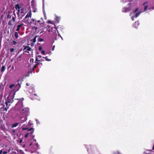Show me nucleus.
Segmentation results:
<instances>
[{"instance_id": "obj_1", "label": "nucleus", "mask_w": 154, "mask_h": 154, "mask_svg": "<svg viewBox=\"0 0 154 154\" xmlns=\"http://www.w3.org/2000/svg\"><path fill=\"white\" fill-rule=\"evenodd\" d=\"M15 17L12 16L11 20H10L8 22V25L11 26L12 25V22L13 21V22H14L15 20V18H16V14L15 13L14 14Z\"/></svg>"}, {"instance_id": "obj_2", "label": "nucleus", "mask_w": 154, "mask_h": 154, "mask_svg": "<svg viewBox=\"0 0 154 154\" xmlns=\"http://www.w3.org/2000/svg\"><path fill=\"white\" fill-rule=\"evenodd\" d=\"M29 109L27 108H25L22 110V113L26 115H27L29 112Z\"/></svg>"}, {"instance_id": "obj_3", "label": "nucleus", "mask_w": 154, "mask_h": 154, "mask_svg": "<svg viewBox=\"0 0 154 154\" xmlns=\"http://www.w3.org/2000/svg\"><path fill=\"white\" fill-rule=\"evenodd\" d=\"M20 81V79L17 80V82H16V84H15V85L14 86V87L17 88V90H19L21 87L20 84L19 83V82Z\"/></svg>"}, {"instance_id": "obj_4", "label": "nucleus", "mask_w": 154, "mask_h": 154, "mask_svg": "<svg viewBox=\"0 0 154 154\" xmlns=\"http://www.w3.org/2000/svg\"><path fill=\"white\" fill-rule=\"evenodd\" d=\"M20 14L22 17L26 13V10L23 8H21L20 9Z\"/></svg>"}, {"instance_id": "obj_5", "label": "nucleus", "mask_w": 154, "mask_h": 154, "mask_svg": "<svg viewBox=\"0 0 154 154\" xmlns=\"http://www.w3.org/2000/svg\"><path fill=\"white\" fill-rule=\"evenodd\" d=\"M14 100L11 96H8L7 97V101L8 103H13Z\"/></svg>"}, {"instance_id": "obj_6", "label": "nucleus", "mask_w": 154, "mask_h": 154, "mask_svg": "<svg viewBox=\"0 0 154 154\" xmlns=\"http://www.w3.org/2000/svg\"><path fill=\"white\" fill-rule=\"evenodd\" d=\"M32 13L31 11H29L27 14V15L24 18V20H26L28 17H31Z\"/></svg>"}, {"instance_id": "obj_7", "label": "nucleus", "mask_w": 154, "mask_h": 154, "mask_svg": "<svg viewBox=\"0 0 154 154\" xmlns=\"http://www.w3.org/2000/svg\"><path fill=\"white\" fill-rule=\"evenodd\" d=\"M15 9L17 10H20V9L21 8V7L20 6V5L18 4L15 5Z\"/></svg>"}, {"instance_id": "obj_8", "label": "nucleus", "mask_w": 154, "mask_h": 154, "mask_svg": "<svg viewBox=\"0 0 154 154\" xmlns=\"http://www.w3.org/2000/svg\"><path fill=\"white\" fill-rule=\"evenodd\" d=\"M31 6L32 7L36 6V4L34 0H32L31 2Z\"/></svg>"}, {"instance_id": "obj_9", "label": "nucleus", "mask_w": 154, "mask_h": 154, "mask_svg": "<svg viewBox=\"0 0 154 154\" xmlns=\"http://www.w3.org/2000/svg\"><path fill=\"white\" fill-rule=\"evenodd\" d=\"M129 10V8H123L122 11L123 12H126Z\"/></svg>"}, {"instance_id": "obj_10", "label": "nucleus", "mask_w": 154, "mask_h": 154, "mask_svg": "<svg viewBox=\"0 0 154 154\" xmlns=\"http://www.w3.org/2000/svg\"><path fill=\"white\" fill-rule=\"evenodd\" d=\"M52 31L54 33H55L56 31L58 32L57 28L55 27L52 28Z\"/></svg>"}, {"instance_id": "obj_11", "label": "nucleus", "mask_w": 154, "mask_h": 154, "mask_svg": "<svg viewBox=\"0 0 154 154\" xmlns=\"http://www.w3.org/2000/svg\"><path fill=\"white\" fill-rule=\"evenodd\" d=\"M32 7V11L34 13L36 12L37 11V9L36 7V6Z\"/></svg>"}, {"instance_id": "obj_12", "label": "nucleus", "mask_w": 154, "mask_h": 154, "mask_svg": "<svg viewBox=\"0 0 154 154\" xmlns=\"http://www.w3.org/2000/svg\"><path fill=\"white\" fill-rule=\"evenodd\" d=\"M12 13V11L10 12V11H9L8 12V14H7V18L9 19H11V15H10V13Z\"/></svg>"}, {"instance_id": "obj_13", "label": "nucleus", "mask_w": 154, "mask_h": 154, "mask_svg": "<svg viewBox=\"0 0 154 154\" xmlns=\"http://www.w3.org/2000/svg\"><path fill=\"white\" fill-rule=\"evenodd\" d=\"M19 124L18 123H16L13 124L11 126V128H14V127H17L19 125Z\"/></svg>"}, {"instance_id": "obj_14", "label": "nucleus", "mask_w": 154, "mask_h": 154, "mask_svg": "<svg viewBox=\"0 0 154 154\" xmlns=\"http://www.w3.org/2000/svg\"><path fill=\"white\" fill-rule=\"evenodd\" d=\"M38 37L37 35L33 39L31 40V41L33 43H35L36 41V38Z\"/></svg>"}, {"instance_id": "obj_15", "label": "nucleus", "mask_w": 154, "mask_h": 154, "mask_svg": "<svg viewBox=\"0 0 154 154\" xmlns=\"http://www.w3.org/2000/svg\"><path fill=\"white\" fill-rule=\"evenodd\" d=\"M5 69V66H2L1 72H4Z\"/></svg>"}, {"instance_id": "obj_16", "label": "nucleus", "mask_w": 154, "mask_h": 154, "mask_svg": "<svg viewBox=\"0 0 154 154\" xmlns=\"http://www.w3.org/2000/svg\"><path fill=\"white\" fill-rule=\"evenodd\" d=\"M34 129L33 128H30L28 130V131H31L32 130V131L31 132H30V134H32L33 133V132H34Z\"/></svg>"}, {"instance_id": "obj_17", "label": "nucleus", "mask_w": 154, "mask_h": 154, "mask_svg": "<svg viewBox=\"0 0 154 154\" xmlns=\"http://www.w3.org/2000/svg\"><path fill=\"white\" fill-rule=\"evenodd\" d=\"M32 73V72L31 71H29L26 74V77H28L30 75V74Z\"/></svg>"}, {"instance_id": "obj_18", "label": "nucleus", "mask_w": 154, "mask_h": 154, "mask_svg": "<svg viewBox=\"0 0 154 154\" xmlns=\"http://www.w3.org/2000/svg\"><path fill=\"white\" fill-rule=\"evenodd\" d=\"M41 21L40 20L37 21L35 22V25L36 26H37L38 24H40V22Z\"/></svg>"}, {"instance_id": "obj_19", "label": "nucleus", "mask_w": 154, "mask_h": 154, "mask_svg": "<svg viewBox=\"0 0 154 154\" xmlns=\"http://www.w3.org/2000/svg\"><path fill=\"white\" fill-rule=\"evenodd\" d=\"M24 25L23 23H20L19 25H18L17 26V27H18L19 28H20L22 26H23Z\"/></svg>"}, {"instance_id": "obj_20", "label": "nucleus", "mask_w": 154, "mask_h": 154, "mask_svg": "<svg viewBox=\"0 0 154 154\" xmlns=\"http://www.w3.org/2000/svg\"><path fill=\"white\" fill-rule=\"evenodd\" d=\"M14 35L15 37V38H18V33L17 32H15Z\"/></svg>"}, {"instance_id": "obj_21", "label": "nucleus", "mask_w": 154, "mask_h": 154, "mask_svg": "<svg viewBox=\"0 0 154 154\" xmlns=\"http://www.w3.org/2000/svg\"><path fill=\"white\" fill-rule=\"evenodd\" d=\"M140 12H137V13H136L135 14L136 17H138L140 15Z\"/></svg>"}, {"instance_id": "obj_22", "label": "nucleus", "mask_w": 154, "mask_h": 154, "mask_svg": "<svg viewBox=\"0 0 154 154\" xmlns=\"http://www.w3.org/2000/svg\"><path fill=\"white\" fill-rule=\"evenodd\" d=\"M31 50V48L30 47H29V46H28L27 47V48L26 49V50L27 51H30Z\"/></svg>"}, {"instance_id": "obj_23", "label": "nucleus", "mask_w": 154, "mask_h": 154, "mask_svg": "<svg viewBox=\"0 0 154 154\" xmlns=\"http://www.w3.org/2000/svg\"><path fill=\"white\" fill-rule=\"evenodd\" d=\"M39 64V63H38L36 64H35V65H34V66L33 67V69H34L35 68H36L37 66Z\"/></svg>"}, {"instance_id": "obj_24", "label": "nucleus", "mask_w": 154, "mask_h": 154, "mask_svg": "<svg viewBox=\"0 0 154 154\" xmlns=\"http://www.w3.org/2000/svg\"><path fill=\"white\" fill-rule=\"evenodd\" d=\"M15 84H11L9 86V88H12L13 87H14Z\"/></svg>"}, {"instance_id": "obj_25", "label": "nucleus", "mask_w": 154, "mask_h": 154, "mask_svg": "<svg viewBox=\"0 0 154 154\" xmlns=\"http://www.w3.org/2000/svg\"><path fill=\"white\" fill-rule=\"evenodd\" d=\"M8 103H9L7 101H6L5 102V103L7 107H8L10 106V104H9V105H8Z\"/></svg>"}, {"instance_id": "obj_26", "label": "nucleus", "mask_w": 154, "mask_h": 154, "mask_svg": "<svg viewBox=\"0 0 154 154\" xmlns=\"http://www.w3.org/2000/svg\"><path fill=\"white\" fill-rule=\"evenodd\" d=\"M43 40H44V39L43 38H39L38 39V41L39 42H42Z\"/></svg>"}, {"instance_id": "obj_27", "label": "nucleus", "mask_w": 154, "mask_h": 154, "mask_svg": "<svg viewBox=\"0 0 154 154\" xmlns=\"http://www.w3.org/2000/svg\"><path fill=\"white\" fill-rule=\"evenodd\" d=\"M17 11V14L18 15H20V10H18Z\"/></svg>"}, {"instance_id": "obj_28", "label": "nucleus", "mask_w": 154, "mask_h": 154, "mask_svg": "<svg viewBox=\"0 0 154 154\" xmlns=\"http://www.w3.org/2000/svg\"><path fill=\"white\" fill-rule=\"evenodd\" d=\"M24 20H25V21H26L27 22H29V20H30L29 17H28L26 20L24 19Z\"/></svg>"}, {"instance_id": "obj_29", "label": "nucleus", "mask_w": 154, "mask_h": 154, "mask_svg": "<svg viewBox=\"0 0 154 154\" xmlns=\"http://www.w3.org/2000/svg\"><path fill=\"white\" fill-rule=\"evenodd\" d=\"M29 133H28L25 135L24 136L25 138H26L27 137Z\"/></svg>"}, {"instance_id": "obj_30", "label": "nucleus", "mask_w": 154, "mask_h": 154, "mask_svg": "<svg viewBox=\"0 0 154 154\" xmlns=\"http://www.w3.org/2000/svg\"><path fill=\"white\" fill-rule=\"evenodd\" d=\"M42 54L44 55L45 54V51L44 50H42L41 52Z\"/></svg>"}, {"instance_id": "obj_31", "label": "nucleus", "mask_w": 154, "mask_h": 154, "mask_svg": "<svg viewBox=\"0 0 154 154\" xmlns=\"http://www.w3.org/2000/svg\"><path fill=\"white\" fill-rule=\"evenodd\" d=\"M14 51V49L13 48H12L10 49V51L11 52H13Z\"/></svg>"}, {"instance_id": "obj_32", "label": "nucleus", "mask_w": 154, "mask_h": 154, "mask_svg": "<svg viewBox=\"0 0 154 154\" xmlns=\"http://www.w3.org/2000/svg\"><path fill=\"white\" fill-rule=\"evenodd\" d=\"M9 108V107H5V109H4V110H5V111H7L8 109Z\"/></svg>"}, {"instance_id": "obj_33", "label": "nucleus", "mask_w": 154, "mask_h": 154, "mask_svg": "<svg viewBox=\"0 0 154 154\" xmlns=\"http://www.w3.org/2000/svg\"><path fill=\"white\" fill-rule=\"evenodd\" d=\"M16 43H17V42L15 41H13V44L15 45H16Z\"/></svg>"}, {"instance_id": "obj_34", "label": "nucleus", "mask_w": 154, "mask_h": 154, "mask_svg": "<svg viewBox=\"0 0 154 154\" xmlns=\"http://www.w3.org/2000/svg\"><path fill=\"white\" fill-rule=\"evenodd\" d=\"M38 58L37 57H36V59H35V61H40V60H38Z\"/></svg>"}, {"instance_id": "obj_35", "label": "nucleus", "mask_w": 154, "mask_h": 154, "mask_svg": "<svg viewBox=\"0 0 154 154\" xmlns=\"http://www.w3.org/2000/svg\"><path fill=\"white\" fill-rule=\"evenodd\" d=\"M28 129V128H23L22 129V130H27Z\"/></svg>"}, {"instance_id": "obj_36", "label": "nucleus", "mask_w": 154, "mask_h": 154, "mask_svg": "<svg viewBox=\"0 0 154 154\" xmlns=\"http://www.w3.org/2000/svg\"><path fill=\"white\" fill-rule=\"evenodd\" d=\"M42 49V47L41 46H40L38 48V50L39 51H41Z\"/></svg>"}, {"instance_id": "obj_37", "label": "nucleus", "mask_w": 154, "mask_h": 154, "mask_svg": "<svg viewBox=\"0 0 154 154\" xmlns=\"http://www.w3.org/2000/svg\"><path fill=\"white\" fill-rule=\"evenodd\" d=\"M36 57H37L38 59H40L41 58L42 56L41 55L36 56Z\"/></svg>"}, {"instance_id": "obj_38", "label": "nucleus", "mask_w": 154, "mask_h": 154, "mask_svg": "<svg viewBox=\"0 0 154 154\" xmlns=\"http://www.w3.org/2000/svg\"><path fill=\"white\" fill-rule=\"evenodd\" d=\"M27 46H24V48L23 49V50L24 51V50H25L26 49H27Z\"/></svg>"}, {"instance_id": "obj_39", "label": "nucleus", "mask_w": 154, "mask_h": 154, "mask_svg": "<svg viewBox=\"0 0 154 154\" xmlns=\"http://www.w3.org/2000/svg\"><path fill=\"white\" fill-rule=\"evenodd\" d=\"M147 8H148L147 6H145L144 7V10L145 11H146V9H147Z\"/></svg>"}, {"instance_id": "obj_40", "label": "nucleus", "mask_w": 154, "mask_h": 154, "mask_svg": "<svg viewBox=\"0 0 154 154\" xmlns=\"http://www.w3.org/2000/svg\"><path fill=\"white\" fill-rule=\"evenodd\" d=\"M38 29V27H37L34 26L33 27V29H35L36 30H37Z\"/></svg>"}, {"instance_id": "obj_41", "label": "nucleus", "mask_w": 154, "mask_h": 154, "mask_svg": "<svg viewBox=\"0 0 154 154\" xmlns=\"http://www.w3.org/2000/svg\"><path fill=\"white\" fill-rule=\"evenodd\" d=\"M45 60L46 61H51V60L50 59H48L46 57L45 58Z\"/></svg>"}, {"instance_id": "obj_42", "label": "nucleus", "mask_w": 154, "mask_h": 154, "mask_svg": "<svg viewBox=\"0 0 154 154\" xmlns=\"http://www.w3.org/2000/svg\"><path fill=\"white\" fill-rule=\"evenodd\" d=\"M138 10V8H137L134 11V13L136 12Z\"/></svg>"}, {"instance_id": "obj_43", "label": "nucleus", "mask_w": 154, "mask_h": 154, "mask_svg": "<svg viewBox=\"0 0 154 154\" xmlns=\"http://www.w3.org/2000/svg\"><path fill=\"white\" fill-rule=\"evenodd\" d=\"M20 28H19L18 27H17V28L16 29V31L17 32H18L20 30Z\"/></svg>"}, {"instance_id": "obj_44", "label": "nucleus", "mask_w": 154, "mask_h": 154, "mask_svg": "<svg viewBox=\"0 0 154 154\" xmlns=\"http://www.w3.org/2000/svg\"><path fill=\"white\" fill-rule=\"evenodd\" d=\"M55 45L53 46L52 49V50H51L52 51H53L54 50V48H55Z\"/></svg>"}, {"instance_id": "obj_45", "label": "nucleus", "mask_w": 154, "mask_h": 154, "mask_svg": "<svg viewBox=\"0 0 154 154\" xmlns=\"http://www.w3.org/2000/svg\"><path fill=\"white\" fill-rule=\"evenodd\" d=\"M47 22L49 23H50V24L52 23L51 22V21L49 20Z\"/></svg>"}, {"instance_id": "obj_46", "label": "nucleus", "mask_w": 154, "mask_h": 154, "mask_svg": "<svg viewBox=\"0 0 154 154\" xmlns=\"http://www.w3.org/2000/svg\"><path fill=\"white\" fill-rule=\"evenodd\" d=\"M7 153V151H4L3 152V154H6Z\"/></svg>"}, {"instance_id": "obj_47", "label": "nucleus", "mask_w": 154, "mask_h": 154, "mask_svg": "<svg viewBox=\"0 0 154 154\" xmlns=\"http://www.w3.org/2000/svg\"><path fill=\"white\" fill-rule=\"evenodd\" d=\"M2 122H3L2 120L0 118V124Z\"/></svg>"}, {"instance_id": "obj_48", "label": "nucleus", "mask_w": 154, "mask_h": 154, "mask_svg": "<svg viewBox=\"0 0 154 154\" xmlns=\"http://www.w3.org/2000/svg\"><path fill=\"white\" fill-rule=\"evenodd\" d=\"M16 132V131H15V130H12V132L13 133H15Z\"/></svg>"}, {"instance_id": "obj_49", "label": "nucleus", "mask_w": 154, "mask_h": 154, "mask_svg": "<svg viewBox=\"0 0 154 154\" xmlns=\"http://www.w3.org/2000/svg\"><path fill=\"white\" fill-rule=\"evenodd\" d=\"M134 16H132L131 17V18L132 20H134Z\"/></svg>"}, {"instance_id": "obj_50", "label": "nucleus", "mask_w": 154, "mask_h": 154, "mask_svg": "<svg viewBox=\"0 0 154 154\" xmlns=\"http://www.w3.org/2000/svg\"><path fill=\"white\" fill-rule=\"evenodd\" d=\"M2 152V150H0V154H1Z\"/></svg>"}, {"instance_id": "obj_51", "label": "nucleus", "mask_w": 154, "mask_h": 154, "mask_svg": "<svg viewBox=\"0 0 154 154\" xmlns=\"http://www.w3.org/2000/svg\"><path fill=\"white\" fill-rule=\"evenodd\" d=\"M51 26L49 25H48L47 26V28H49Z\"/></svg>"}, {"instance_id": "obj_52", "label": "nucleus", "mask_w": 154, "mask_h": 154, "mask_svg": "<svg viewBox=\"0 0 154 154\" xmlns=\"http://www.w3.org/2000/svg\"><path fill=\"white\" fill-rule=\"evenodd\" d=\"M26 85L27 86H29V84L28 83H27L26 84Z\"/></svg>"}, {"instance_id": "obj_53", "label": "nucleus", "mask_w": 154, "mask_h": 154, "mask_svg": "<svg viewBox=\"0 0 154 154\" xmlns=\"http://www.w3.org/2000/svg\"><path fill=\"white\" fill-rule=\"evenodd\" d=\"M7 82L6 81H5V84H4V85L5 86L6 83Z\"/></svg>"}, {"instance_id": "obj_54", "label": "nucleus", "mask_w": 154, "mask_h": 154, "mask_svg": "<svg viewBox=\"0 0 154 154\" xmlns=\"http://www.w3.org/2000/svg\"><path fill=\"white\" fill-rule=\"evenodd\" d=\"M35 63H36V64H37V63H39V62H38V61H35Z\"/></svg>"}, {"instance_id": "obj_55", "label": "nucleus", "mask_w": 154, "mask_h": 154, "mask_svg": "<svg viewBox=\"0 0 154 154\" xmlns=\"http://www.w3.org/2000/svg\"><path fill=\"white\" fill-rule=\"evenodd\" d=\"M32 21H33V22H34L35 21V19H32Z\"/></svg>"}, {"instance_id": "obj_56", "label": "nucleus", "mask_w": 154, "mask_h": 154, "mask_svg": "<svg viewBox=\"0 0 154 154\" xmlns=\"http://www.w3.org/2000/svg\"><path fill=\"white\" fill-rule=\"evenodd\" d=\"M26 118H25L24 119V121H26Z\"/></svg>"}, {"instance_id": "obj_57", "label": "nucleus", "mask_w": 154, "mask_h": 154, "mask_svg": "<svg viewBox=\"0 0 154 154\" xmlns=\"http://www.w3.org/2000/svg\"><path fill=\"white\" fill-rule=\"evenodd\" d=\"M12 69H14V66H12Z\"/></svg>"}, {"instance_id": "obj_58", "label": "nucleus", "mask_w": 154, "mask_h": 154, "mask_svg": "<svg viewBox=\"0 0 154 154\" xmlns=\"http://www.w3.org/2000/svg\"><path fill=\"white\" fill-rule=\"evenodd\" d=\"M34 95L35 96H36V94H34Z\"/></svg>"}, {"instance_id": "obj_59", "label": "nucleus", "mask_w": 154, "mask_h": 154, "mask_svg": "<svg viewBox=\"0 0 154 154\" xmlns=\"http://www.w3.org/2000/svg\"><path fill=\"white\" fill-rule=\"evenodd\" d=\"M58 36H60L61 37V36L60 35V34H58Z\"/></svg>"}, {"instance_id": "obj_60", "label": "nucleus", "mask_w": 154, "mask_h": 154, "mask_svg": "<svg viewBox=\"0 0 154 154\" xmlns=\"http://www.w3.org/2000/svg\"><path fill=\"white\" fill-rule=\"evenodd\" d=\"M146 3H144L143 4V5H145V4Z\"/></svg>"}, {"instance_id": "obj_61", "label": "nucleus", "mask_w": 154, "mask_h": 154, "mask_svg": "<svg viewBox=\"0 0 154 154\" xmlns=\"http://www.w3.org/2000/svg\"><path fill=\"white\" fill-rule=\"evenodd\" d=\"M38 44H39V45L40 44V43H38Z\"/></svg>"}, {"instance_id": "obj_62", "label": "nucleus", "mask_w": 154, "mask_h": 154, "mask_svg": "<svg viewBox=\"0 0 154 154\" xmlns=\"http://www.w3.org/2000/svg\"><path fill=\"white\" fill-rule=\"evenodd\" d=\"M2 83H1V85H2Z\"/></svg>"}, {"instance_id": "obj_63", "label": "nucleus", "mask_w": 154, "mask_h": 154, "mask_svg": "<svg viewBox=\"0 0 154 154\" xmlns=\"http://www.w3.org/2000/svg\"><path fill=\"white\" fill-rule=\"evenodd\" d=\"M21 123H23V122H21Z\"/></svg>"}, {"instance_id": "obj_64", "label": "nucleus", "mask_w": 154, "mask_h": 154, "mask_svg": "<svg viewBox=\"0 0 154 154\" xmlns=\"http://www.w3.org/2000/svg\"><path fill=\"white\" fill-rule=\"evenodd\" d=\"M15 0H14V1H15Z\"/></svg>"}]
</instances>
